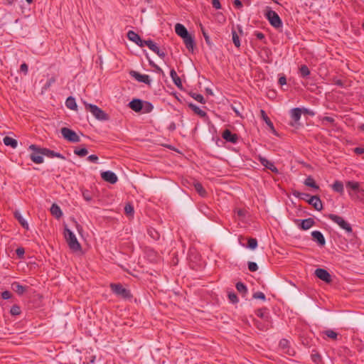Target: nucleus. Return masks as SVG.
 Here are the masks:
<instances>
[{"mask_svg": "<svg viewBox=\"0 0 364 364\" xmlns=\"http://www.w3.org/2000/svg\"><path fill=\"white\" fill-rule=\"evenodd\" d=\"M295 223L298 225L299 228L303 230H307L315 225V221L311 218L304 220H296Z\"/></svg>", "mask_w": 364, "mask_h": 364, "instance_id": "9d476101", "label": "nucleus"}, {"mask_svg": "<svg viewBox=\"0 0 364 364\" xmlns=\"http://www.w3.org/2000/svg\"><path fill=\"white\" fill-rule=\"evenodd\" d=\"M346 186L348 191H350L353 193H358L361 188H360V183L357 181H349L346 183Z\"/></svg>", "mask_w": 364, "mask_h": 364, "instance_id": "4be33fe9", "label": "nucleus"}, {"mask_svg": "<svg viewBox=\"0 0 364 364\" xmlns=\"http://www.w3.org/2000/svg\"><path fill=\"white\" fill-rule=\"evenodd\" d=\"M228 298L230 299V301L233 303V304H236L238 302V298H237V296L236 295L235 293L234 292H230L228 294Z\"/></svg>", "mask_w": 364, "mask_h": 364, "instance_id": "8fccbe9b", "label": "nucleus"}, {"mask_svg": "<svg viewBox=\"0 0 364 364\" xmlns=\"http://www.w3.org/2000/svg\"><path fill=\"white\" fill-rule=\"evenodd\" d=\"M149 42H151V40L149 39V40H142L141 38L139 39V41H138V43H136L137 46H139V47L142 48L144 46H146V43H149Z\"/></svg>", "mask_w": 364, "mask_h": 364, "instance_id": "bf43d9fd", "label": "nucleus"}, {"mask_svg": "<svg viewBox=\"0 0 364 364\" xmlns=\"http://www.w3.org/2000/svg\"><path fill=\"white\" fill-rule=\"evenodd\" d=\"M212 5L216 9L221 8V4L219 0H212Z\"/></svg>", "mask_w": 364, "mask_h": 364, "instance_id": "69168bd1", "label": "nucleus"}, {"mask_svg": "<svg viewBox=\"0 0 364 364\" xmlns=\"http://www.w3.org/2000/svg\"><path fill=\"white\" fill-rule=\"evenodd\" d=\"M349 196L353 200H358L364 204V189L361 188L358 193L349 191Z\"/></svg>", "mask_w": 364, "mask_h": 364, "instance_id": "aec40b11", "label": "nucleus"}, {"mask_svg": "<svg viewBox=\"0 0 364 364\" xmlns=\"http://www.w3.org/2000/svg\"><path fill=\"white\" fill-rule=\"evenodd\" d=\"M295 197L306 201L309 205H312L316 210H321L323 204L320 198L317 196H310L309 193H301L298 191L292 192Z\"/></svg>", "mask_w": 364, "mask_h": 364, "instance_id": "f257e3e1", "label": "nucleus"}, {"mask_svg": "<svg viewBox=\"0 0 364 364\" xmlns=\"http://www.w3.org/2000/svg\"><path fill=\"white\" fill-rule=\"evenodd\" d=\"M188 107H190L196 114L199 115L201 117H205L207 115L205 111L202 110L200 108H199L193 103H189Z\"/></svg>", "mask_w": 364, "mask_h": 364, "instance_id": "7c9ffc66", "label": "nucleus"}, {"mask_svg": "<svg viewBox=\"0 0 364 364\" xmlns=\"http://www.w3.org/2000/svg\"><path fill=\"white\" fill-rule=\"evenodd\" d=\"M252 297L256 299H262V300H265V299H266L264 294L261 291H257V292L254 293Z\"/></svg>", "mask_w": 364, "mask_h": 364, "instance_id": "603ef678", "label": "nucleus"}, {"mask_svg": "<svg viewBox=\"0 0 364 364\" xmlns=\"http://www.w3.org/2000/svg\"><path fill=\"white\" fill-rule=\"evenodd\" d=\"M311 357L312 360L316 363H318L319 362L321 361V357L320 354L317 352L315 353H312Z\"/></svg>", "mask_w": 364, "mask_h": 364, "instance_id": "3c124183", "label": "nucleus"}, {"mask_svg": "<svg viewBox=\"0 0 364 364\" xmlns=\"http://www.w3.org/2000/svg\"><path fill=\"white\" fill-rule=\"evenodd\" d=\"M330 220L336 223L341 228L346 230L347 232L350 233L353 229L350 225L341 216L335 214H328L327 216Z\"/></svg>", "mask_w": 364, "mask_h": 364, "instance_id": "0eeeda50", "label": "nucleus"}, {"mask_svg": "<svg viewBox=\"0 0 364 364\" xmlns=\"http://www.w3.org/2000/svg\"><path fill=\"white\" fill-rule=\"evenodd\" d=\"M311 236L313 240L316 241L320 246H323L326 244L325 238L320 231H313L311 232Z\"/></svg>", "mask_w": 364, "mask_h": 364, "instance_id": "6ab92c4d", "label": "nucleus"}, {"mask_svg": "<svg viewBox=\"0 0 364 364\" xmlns=\"http://www.w3.org/2000/svg\"><path fill=\"white\" fill-rule=\"evenodd\" d=\"M127 38L129 40L133 41L136 44L138 43V41H139V39L141 38L139 35L135 33L133 31H129L127 33Z\"/></svg>", "mask_w": 364, "mask_h": 364, "instance_id": "f704fd0d", "label": "nucleus"}, {"mask_svg": "<svg viewBox=\"0 0 364 364\" xmlns=\"http://www.w3.org/2000/svg\"><path fill=\"white\" fill-rule=\"evenodd\" d=\"M129 107L136 112H139L143 109V101L139 99H134L129 103Z\"/></svg>", "mask_w": 364, "mask_h": 364, "instance_id": "a211bd4d", "label": "nucleus"}, {"mask_svg": "<svg viewBox=\"0 0 364 364\" xmlns=\"http://www.w3.org/2000/svg\"><path fill=\"white\" fill-rule=\"evenodd\" d=\"M299 73L301 77H306L310 75V70L306 65H302L299 68Z\"/></svg>", "mask_w": 364, "mask_h": 364, "instance_id": "4c0bfd02", "label": "nucleus"}, {"mask_svg": "<svg viewBox=\"0 0 364 364\" xmlns=\"http://www.w3.org/2000/svg\"><path fill=\"white\" fill-rule=\"evenodd\" d=\"M255 314L258 317L261 318L264 322H269L270 317L268 312L267 311V309H257Z\"/></svg>", "mask_w": 364, "mask_h": 364, "instance_id": "393cba45", "label": "nucleus"}, {"mask_svg": "<svg viewBox=\"0 0 364 364\" xmlns=\"http://www.w3.org/2000/svg\"><path fill=\"white\" fill-rule=\"evenodd\" d=\"M190 95L194 100H196L198 102L202 103V104L205 103V100L202 95L195 93V92H191Z\"/></svg>", "mask_w": 364, "mask_h": 364, "instance_id": "ea45409f", "label": "nucleus"}, {"mask_svg": "<svg viewBox=\"0 0 364 364\" xmlns=\"http://www.w3.org/2000/svg\"><path fill=\"white\" fill-rule=\"evenodd\" d=\"M267 323H262L259 321H255V324L258 329L261 331H267L269 327V321L266 322Z\"/></svg>", "mask_w": 364, "mask_h": 364, "instance_id": "a19ab883", "label": "nucleus"}, {"mask_svg": "<svg viewBox=\"0 0 364 364\" xmlns=\"http://www.w3.org/2000/svg\"><path fill=\"white\" fill-rule=\"evenodd\" d=\"M112 291L117 296L123 299H130L132 295L130 291L124 288L122 284L119 283H112L109 285Z\"/></svg>", "mask_w": 364, "mask_h": 364, "instance_id": "20e7f679", "label": "nucleus"}, {"mask_svg": "<svg viewBox=\"0 0 364 364\" xmlns=\"http://www.w3.org/2000/svg\"><path fill=\"white\" fill-rule=\"evenodd\" d=\"M20 70L21 72L24 73L25 75H26L27 73H28V65L26 63H25L21 64V66H20Z\"/></svg>", "mask_w": 364, "mask_h": 364, "instance_id": "680f3d73", "label": "nucleus"}, {"mask_svg": "<svg viewBox=\"0 0 364 364\" xmlns=\"http://www.w3.org/2000/svg\"><path fill=\"white\" fill-rule=\"evenodd\" d=\"M83 104L85 109L90 112L97 119L100 121H107L109 119V115L97 105L87 103L85 101H83Z\"/></svg>", "mask_w": 364, "mask_h": 364, "instance_id": "f03ea898", "label": "nucleus"}, {"mask_svg": "<svg viewBox=\"0 0 364 364\" xmlns=\"http://www.w3.org/2000/svg\"><path fill=\"white\" fill-rule=\"evenodd\" d=\"M248 269L250 272H256L258 269V266L254 262H248Z\"/></svg>", "mask_w": 364, "mask_h": 364, "instance_id": "864d4df0", "label": "nucleus"}, {"mask_svg": "<svg viewBox=\"0 0 364 364\" xmlns=\"http://www.w3.org/2000/svg\"><path fill=\"white\" fill-rule=\"evenodd\" d=\"M74 154L80 157L85 156L88 154V151L86 148H75L74 149Z\"/></svg>", "mask_w": 364, "mask_h": 364, "instance_id": "e433bc0d", "label": "nucleus"}, {"mask_svg": "<svg viewBox=\"0 0 364 364\" xmlns=\"http://www.w3.org/2000/svg\"><path fill=\"white\" fill-rule=\"evenodd\" d=\"M134 207L132 204L128 203L124 207V213L128 216H132L134 214Z\"/></svg>", "mask_w": 364, "mask_h": 364, "instance_id": "37998d69", "label": "nucleus"}, {"mask_svg": "<svg viewBox=\"0 0 364 364\" xmlns=\"http://www.w3.org/2000/svg\"><path fill=\"white\" fill-rule=\"evenodd\" d=\"M50 213L57 219L60 218L63 215V213L60 208L55 203H53L51 205Z\"/></svg>", "mask_w": 364, "mask_h": 364, "instance_id": "a878e982", "label": "nucleus"}, {"mask_svg": "<svg viewBox=\"0 0 364 364\" xmlns=\"http://www.w3.org/2000/svg\"><path fill=\"white\" fill-rule=\"evenodd\" d=\"M232 41H233L234 45L237 48H239L240 46V41L239 36L235 30L232 31Z\"/></svg>", "mask_w": 364, "mask_h": 364, "instance_id": "79ce46f5", "label": "nucleus"}, {"mask_svg": "<svg viewBox=\"0 0 364 364\" xmlns=\"http://www.w3.org/2000/svg\"><path fill=\"white\" fill-rule=\"evenodd\" d=\"M304 184L306 186H309V187H311L312 188H314V190H319V186L317 185V183H316L315 180L313 178L312 176H308L304 182Z\"/></svg>", "mask_w": 364, "mask_h": 364, "instance_id": "bb28decb", "label": "nucleus"}, {"mask_svg": "<svg viewBox=\"0 0 364 364\" xmlns=\"http://www.w3.org/2000/svg\"><path fill=\"white\" fill-rule=\"evenodd\" d=\"M302 112L304 113H309V110L307 109H301L299 107L293 108L290 111L291 117L293 120V122H290V125L292 127H296L298 125H300V123L299 122Z\"/></svg>", "mask_w": 364, "mask_h": 364, "instance_id": "6e6552de", "label": "nucleus"}, {"mask_svg": "<svg viewBox=\"0 0 364 364\" xmlns=\"http://www.w3.org/2000/svg\"><path fill=\"white\" fill-rule=\"evenodd\" d=\"M332 188L335 192L343 194L344 192L343 183L340 181H336L333 185Z\"/></svg>", "mask_w": 364, "mask_h": 364, "instance_id": "2f4dec72", "label": "nucleus"}, {"mask_svg": "<svg viewBox=\"0 0 364 364\" xmlns=\"http://www.w3.org/2000/svg\"><path fill=\"white\" fill-rule=\"evenodd\" d=\"M16 253L18 257H22L24 255L25 250L23 247H18L16 250Z\"/></svg>", "mask_w": 364, "mask_h": 364, "instance_id": "052dcab7", "label": "nucleus"}, {"mask_svg": "<svg viewBox=\"0 0 364 364\" xmlns=\"http://www.w3.org/2000/svg\"><path fill=\"white\" fill-rule=\"evenodd\" d=\"M247 247L252 250L257 247V240L255 238L250 237L248 239Z\"/></svg>", "mask_w": 364, "mask_h": 364, "instance_id": "c03bdc74", "label": "nucleus"}, {"mask_svg": "<svg viewBox=\"0 0 364 364\" xmlns=\"http://www.w3.org/2000/svg\"><path fill=\"white\" fill-rule=\"evenodd\" d=\"M193 185L196 191L200 196L205 197L206 196L207 192L200 183L195 182Z\"/></svg>", "mask_w": 364, "mask_h": 364, "instance_id": "72a5a7b5", "label": "nucleus"}, {"mask_svg": "<svg viewBox=\"0 0 364 364\" xmlns=\"http://www.w3.org/2000/svg\"><path fill=\"white\" fill-rule=\"evenodd\" d=\"M325 334L330 338L333 340L337 339L338 333L333 330H327L325 331Z\"/></svg>", "mask_w": 364, "mask_h": 364, "instance_id": "09e8293b", "label": "nucleus"}, {"mask_svg": "<svg viewBox=\"0 0 364 364\" xmlns=\"http://www.w3.org/2000/svg\"><path fill=\"white\" fill-rule=\"evenodd\" d=\"M21 308L18 305H14L11 308L10 313L12 316H18L21 314Z\"/></svg>", "mask_w": 364, "mask_h": 364, "instance_id": "a18cd8bd", "label": "nucleus"}, {"mask_svg": "<svg viewBox=\"0 0 364 364\" xmlns=\"http://www.w3.org/2000/svg\"><path fill=\"white\" fill-rule=\"evenodd\" d=\"M60 132L63 138L68 141L76 143L80 141V136L76 132L68 127L61 128Z\"/></svg>", "mask_w": 364, "mask_h": 364, "instance_id": "1a4fd4ad", "label": "nucleus"}, {"mask_svg": "<svg viewBox=\"0 0 364 364\" xmlns=\"http://www.w3.org/2000/svg\"><path fill=\"white\" fill-rule=\"evenodd\" d=\"M321 122L323 124H325V122H328L330 124H333L335 122V119L331 117H323L321 119Z\"/></svg>", "mask_w": 364, "mask_h": 364, "instance_id": "5fc2aeb1", "label": "nucleus"}, {"mask_svg": "<svg viewBox=\"0 0 364 364\" xmlns=\"http://www.w3.org/2000/svg\"><path fill=\"white\" fill-rule=\"evenodd\" d=\"M223 138L229 142L235 144L238 141V136L236 134H233L229 129H225L222 134Z\"/></svg>", "mask_w": 364, "mask_h": 364, "instance_id": "2eb2a0df", "label": "nucleus"}, {"mask_svg": "<svg viewBox=\"0 0 364 364\" xmlns=\"http://www.w3.org/2000/svg\"><path fill=\"white\" fill-rule=\"evenodd\" d=\"M260 112H261L262 117L264 119V121L265 122V123L267 124V125L270 128V129L272 131L273 133H275L276 131L274 127V124L272 122V121L270 120V119L268 117V116L266 114V112L263 109H261Z\"/></svg>", "mask_w": 364, "mask_h": 364, "instance_id": "c85d7f7f", "label": "nucleus"}, {"mask_svg": "<svg viewBox=\"0 0 364 364\" xmlns=\"http://www.w3.org/2000/svg\"><path fill=\"white\" fill-rule=\"evenodd\" d=\"M170 76L174 82V84L180 89L182 88V82L181 78L178 76L176 70L174 69H171L170 71Z\"/></svg>", "mask_w": 364, "mask_h": 364, "instance_id": "b1692460", "label": "nucleus"}, {"mask_svg": "<svg viewBox=\"0 0 364 364\" xmlns=\"http://www.w3.org/2000/svg\"><path fill=\"white\" fill-rule=\"evenodd\" d=\"M315 275L321 280L330 283L331 282V276L328 272L322 268H318L315 270Z\"/></svg>", "mask_w": 364, "mask_h": 364, "instance_id": "9b49d317", "label": "nucleus"}, {"mask_svg": "<svg viewBox=\"0 0 364 364\" xmlns=\"http://www.w3.org/2000/svg\"><path fill=\"white\" fill-rule=\"evenodd\" d=\"M1 297L4 299H10L11 297V294L9 291H4L1 294Z\"/></svg>", "mask_w": 364, "mask_h": 364, "instance_id": "e2e57ef3", "label": "nucleus"}, {"mask_svg": "<svg viewBox=\"0 0 364 364\" xmlns=\"http://www.w3.org/2000/svg\"><path fill=\"white\" fill-rule=\"evenodd\" d=\"M264 16L273 27L279 28L282 26V21L280 17L277 13L273 11L269 6L266 7Z\"/></svg>", "mask_w": 364, "mask_h": 364, "instance_id": "7ed1b4c3", "label": "nucleus"}, {"mask_svg": "<svg viewBox=\"0 0 364 364\" xmlns=\"http://www.w3.org/2000/svg\"><path fill=\"white\" fill-rule=\"evenodd\" d=\"M154 109V106L152 104L149 102L145 101L143 102V110L144 113H149L151 112Z\"/></svg>", "mask_w": 364, "mask_h": 364, "instance_id": "58836bf2", "label": "nucleus"}, {"mask_svg": "<svg viewBox=\"0 0 364 364\" xmlns=\"http://www.w3.org/2000/svg\"><path fill=\"white\" fill-rule=\"evenodd\" d=\"M279 347L282 349H286L289 347V341L287 339H282L279 341Z\"/></svg>", "mask_w": 364, "mask_h": 364, "instance_id": "6e6d98bb", "label": "nucleus"}, {"mask_svg": "<svg viewBox=\"0 0 364 364\" xmlns=\"http://www.w3.org/2000/svg\"><path fill=\"white\" fill-rule=\"evenodd\" d=\"M3 141L6 146H11L14 149H15L18 145V142L15 139H13L8 136H5Z\"/></svg>", "mask_w": 364, "mask_h": 364, "instance_id": "473e14b6", "label": "nucleus"}, {"mask_svg": "<svg viewBox=\"0 0 364 364\" xmlns=\"http://www.w3.org/2000/svg\"><path fill=\"white\" fill-rule=\"evenodd\" d=\"M183 40V43L186 45V48L189 51H193L194 48L196 46V43L194 41V38L192 37V36L188 33V35L185 36L182 38Z\"/></svg>", "mask_w": 364, "mask_h": 364, "instance_id": "f3484780", "label": "nucleus"}, {"mask_svg": "<svg viewBox=\"0 0 364 364\" xmlns=\"http://www.w3.org/2000/svg\"><path fill=\"white\" fill-rule=\"evenodd\" d=\"M101 177L105 181L109 182L111 184L116 183L118 180L117 175L111 171L102 172Z\"/></svg>", "mask_w": 364, "mask_h": 364, "instance_id": "4468645a", "label": "nucleus"}, {"mask_svg": "<svg viewBox=\"0 0 364 364\" xmlns=\"http://www.w3.org/2000/svg\"><path fill=\"white\" fill-rule=\"evenodd\" d=\"M129 75L138 82H144L146 85L151 84V80L148 75H142L135 70H131Z\"/></svg>", "mask_w": 364, "mask_h": 364, "instance_id": "f8f14e48", "label": "nucleus"}, {"mask_svg": "<svg viewBox=\"0 0 364 364\" xmlns=\"http://www.w3.org/2000/svg\"><path fill=\"white\" fill-rule=\"evenodd\" d=\"M333 82L334 85H336L341 87H343L344 86L343 81L340 79H333Z\"/></svg>", "mask_w": 364, "mask_h": 364, "instance_id": "338daca9", "label": "nucleus"}, {"mask_svg": "<svg viewBox=\"0 0 364 364\" xmlns=\"http://www.w3.org/2000/svg\"><path fill=\"white\" fill-rule=\"evenodd\" d=\"M42 153H43V154L44 156L50 157V158L55 157V151L50 150V149H46V148H43V152Z\"/></svg>", "mask_w": 364, "mask_h": 364, "instance_id": "49530a36", "label": "nucleus"}, {"mask_svg": "<svg viewBox=\"0 0 364 364\" xmlns=\"http://www.w3.org/2000/svg\"><path fill=\"white\" fill-rule=\"evenodd\" d=\"M55 77H51L44 85V89L47 90L55 82Z\"/></svg>", "mask_w": 364, "mask_h": 364, "instance_id": "4d7b16f0", "label": "nucleus"}, {"mask_svg": "<svg viewBox=\"0 0 364 364\" xmlns=\"http://www.w3.org/2000/svg\"><path fill=\"white\" fill-rule=\"evenodd\" d=\"M233 5L237 9H240L242 7V3L240 0H235L233 1Z\"/></svg>", "mask_w": 364, "mask_h": 364, "instance_id": "774afa93", "label": "nucleus"}, {"mask_svg": "<svg viewBox=\"0 0 364 364\" xmlns=\"http://www.w3.org/2000/svg\"><path fill=\"white\" fill-rule=\"evenodd\" d=\"M11 289L18 295L23 294L28 289V287L23 286L17 282L11 284Z\"/></svg>", "mask_w": 364, "mask_h": 364, "instance_id": "412c9836", "label": "nucleus"}, {"mask_svg": "<svg viewBox=\"0 0 364 364\" xmlns=\"http://www.w3.org/2000/svg\"><path fill=\"white\" fill-rule=\"evenodd\" d=\"M258 160L259 161L261 164L262 166H264L265 168L269 169L270 171H272L274 173H278V169L274 166V164L272 162L267 160L266 158H264L262 156H259Z\"/></svg>", "mask_w": 364, "mask_h": 364, "instance_id": "dca6fc26", "label": "nucleus"}, {"mask_svg": "<svg viewBox=\"0 0 364 364\" xmlns=\"http://www.w3.org/2000/svg\"><path fill=\"white\" fill-rule=\"evenodd\" d=\"M237 291L240 293L243 296H245L247 293V287L241 282H239L236 284L235 286Z\"/></svg>", "mask_w": 364, "mask_h": 364, "instance_id": "c9c22d12", "label": "nucleus"}, {"mask_svg": "<svg viewBox=\"0 0 364 364\" xmlns=\"http://www.w3.org/2000/svg\"><path fill=\"white\" fill-rule=\"evenodd\" d=\"M29 149L32 151L30 154L31 160L35 164H42L43 162V148H40L36 144H31L29 146Z\"/></svg>", "mask_w": 364, "mask_h": 364, "instance_id": "423d86ee", "label": "nucleus"}, {"mask_svg": "<svg viewBox=\"0 0 364 364\" xmlns=\"http://www.w3.org/2000/svg\"><path fill=\"white\" fill-rule=\"evenodd\" d=\"M14 216L16 218V219L18 221V223L21 224V225L28 230V223L26 222V220L23 218V216L21 215V213L18 210L15 211L14 212Z\"/></svg>", "mask_w": 364, "mask_h": 364, "instance_id": "cd10ccee", "label": "nucleus"}, {"mask_svg": "<svg viewBox=\"0 0 364 364\" xmlns=\"http://www.w3.org/2000/svg\"><path fill=\"white\" fill-rule=\"evenodd\" d=\"M146 46L153 52H154L157 55H159L161 58L164 59L166 55V52L164 49L159 48L156 43H154L152 40L149 43H146Z\"/></svg>", "mask_w": 364, "mask_h": 364, "instance_id": "ddd939ff", "label": "nucleus"}, {"mask_svg": "<svg viewBox=\"0 0 364 364\" xmlns=\"http://www.w3.org/2000/svg\"><path fill=\"white\" fill-rule=\"evenodd\" d=\"M65 237L66 238L67 242L68 244L69 247L74 250L78 251L81 250V245L77 241L75 234L69 229H65Z\"/></svg>", "mask_w": 364, "mask_h": 364, "instance_id": "39448f33", "label": "nucleus"}, {"mask_svg": "<svg viewBox=\"0 0 364 364\" xmlns=\"http://www.w3.org/2000/svg\"><path fill=\"white\" fill-rule=\"evenodd\" d=\"M175 32L178 36H179L181 38L184 37L185 36L189 33L186 28L181 23L176 24Z\"/></svg>", "mask_w": 364, "mask_h": 364, "instance_id": "5701e85b", "label": "nucleus"}, {"mask_svg": "<svg viewBox=\"0 0 364 364\" xmlns=\"http://www.w3.org/2000/svg\"><path fill=\"white\" fill-rule=\"evenodd\" d=\"M203 37H204V39H205V43H207V45L211 48L212 47V42L210 41V36H208V33H204V35H203Z\"/></svg>", "mask_w": 364, "mask_h": 364, "instance_id": "13d9d810", "label": "nucleus"}, {"mask_svg": "<svg viewBox=\"0 0 364 364\" xmlns=\"http://www.w3.org/2000/svg\"><path fill=\"white\" fill-rule=\"evenodd\" d=\"M65 105L68 109L77 110V105L73 97H68L65 101Z\"/></svg>", "mask_w": 364, "mask_h": 364, "instance_id": "c756f323", "label": "nucleus"}, {"mask_svg": "<svg viewBox=\"0 0 364 364\" xmlns=\"http://www.w3.org/2000/svg\"><path fill=\"white\" fill-rule=\"evenodd\" d=\"M82 196L86 201H91L92 199V194L88 190L82 191Z\"/></svg>", "mask_w": 364, "mask_h": 364, "instance_id": "de8ad7c7", "label": "nucleus"}, {"mask_svg": "<svg viewBox=\"0 0 364 364\" xmlns=\"http://www.w3.org/2000/svg\"><path fill=\"white\" fill-rule=\"evenodd\" d=\"M87 160L93 163H97L98 161V156L97 155L92 154L87 157Z\"/></svg>", "mask_w": 364, "mask_h": 364, "instance_id": "0e129e2a", "label": "nucleus"}]
</instances>
